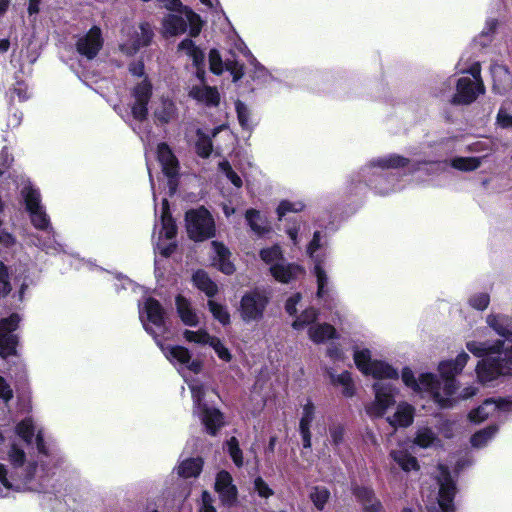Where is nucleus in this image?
<instances>
[{
	"instance_id": "obj_1",
	"label": "nucleus",
	"mask_w": 512,
	"mask_h": 512,
	"mask_svg": "<svg viewBox=\"0 0 512 512\" xmlns=\"http://www.w3.org/2000/svg\"><path fill=\"white\" fill-rule=\"evenodd\" d=\"M14 432L27 445L34 444L36 453L27 456L19 444L10 441L12 430L0 428V445L6 446V460L10 466L8 469L0 463V498L9 496L11 492H41L63 461L60 449L45 439L42 427L32 416L19 421Z\"/></svg>"
},
{
	"instance_id": "obj_2",
	"label": "nucleus",
	"mask_w": 512,
	"mask_h": 512,
	"mask_svg": "<svg viewBox=\"0 0 512 512\" xmlns=\"http://www.w3.org/2000/svg\"><path fill=\"white\" fill-rule=\"evenodd\" d=\"M139 318L144 329L153 336L165 357L174 366H178V371L182 374L192 394L194 415L199 417L211 435H215L216 431L223 425L222 413L203 401L204 386L198 380H188L184 374L185 369L195 374L199 373L202 369V362L191 360L190 351L183 346H164L161 343L159 337L167 332V327L165 311L157 300L149 297L139 303Z\"/></svg>"
},
{
	"instance_id": "obj_3",
	"label": "nucleus",
	"mask_w": 512,
	"mask_h": 512,
	"mask_svg": "<svg viewBox=\"0 0 512 512\" xmlns=\"http://www.w3.org/2000/svg\"><path fill=\"white\" fill-rule=\"evenodd\" d=\"M469 358L466 352L461 351L455 359L441 361L438 364L441 379L433 373H421L416 378L409 367L402 369L401 379L414 392L428 394L439 407L450 408L455 402L453 395L458 389L455 377L462 372Z\"/></svg>"
},
{
	"instance_id": "obj_4",
	"label": "nucleus",
	"mask_w": 512,
	"mask_h": 512,
	"mask_svg": "<svg viewBox=\"0 0 512 512\" xmlns=\"http://www.w3.org/2000/svg\"><path fill=\"white\" fill-rule=\"evenodd\" d=\"M425 166L427 170H438L446 165L441 162L431 163H412L409 159L400 155L390 154L383 157H378L369 161L364 165L356 176V181L364 182L367 186L374 189L380 195H386L396 191V187L391 179L387 177L386 171L388 169H396L400 167L409 166L411 172L421 170V166Z\"/></svg>"
},
{
	"instance_id": "obj_5",
	"label": "nucleus",
	"mask_w": 512,
	"mask_h": 512,
	"mask_svg": "<svg viewBox=\"0 0 512 512\" xmlns=\"http://www.w3.org/2000/svg\"><path fill=\"white\" fill-rule=\"evenodd\" d=\"M466 348L476 357L487 356L477 365L479 381L491 385L499 376L512 374V345L504 348V341L490 342L468 341Z\"/></svg>"
},
{
	"instance_id": "obj_6",
	"label": "nucleus",
	"mask_w": 512,
	"mask_h": 512,
	"mask_svg": "<svg viewBox=\"0 0 512 512\" xmlns=\"http://www.w3.org/2000/svg\"><path fill=\"white\" fill-rule=\"evenodd\" d=\"M328 237L322 231H315L308 243L306 253L314 264L313 272L317 280V297L325 303L332 300L329 278L324 270V263L329 255Z\"/></svg>"
},
{
	"instance_id": "obj_7",
	"label": "nucleus",
	"mask_w": 512,
	"mask_h": 512,
	"mask_svg": "<svg viewBox=\"0 0 512 512\" xmlns=\"http://www.w3.org/2000/svg\"><path fill=\"white\" fill-rule=\"evenodd\" d=\"M462 61L461 59L458 62L457 68L464 75L457 79L456 92L450 100L454 105H469L485 93L480 63L473 62L469 66H464Z\"/></svg>"
},
{
	"instance_id": "obj_8",
	"label": "nucleus",
	"mask_w": 512,
	"mask_h": 512,
	"mask_svg": "<svg viewBox=\"0 0 512 512\" xmlns=\"http://www.w3.org/2000/svg\"><path fill=\"white\" fill-rule=\"evenodd\" d=\"M20 196L34 228L48 227L49 216L42 204L41 193L29 179H21Z\"/></svg>"
},
{
	"instance_id": "obj_9",
	"label": "nucleus",
	"mask_w": 512,
	"mask_h": 512,
	"mask_svg": "<svg viewBox=\"0 0 512 512\" xmlns=\"http://www.w3.org/2000/svg\"><path fill=\"white\" fill-rule=\"evenodd\" d=\"M260 258L270 265L271 274L277 281L282 283H288L304 272L301 266L284 261L283 252L279 245L262 249L260 251Z\"/></svg>"
},
{
	"instance_id": "obj_10",
	"label": "nucleus",
	"mask_w": 512,
	"mask_h": 512,
	"mask_svg": "<svg viewBox=\"0 0 512 512\" xmlns=\"http://www.w3.org/2000/svg\"><path fill=\"white\" fill-rule=\"evenodd\" d=\"M353 358L356 367L366 376H372L375 379H379V381L384 379L397 380L399 378L398 370L388 362L372 360L369 349H355Z\"/></svg>"
},
{
	"instance_id": "obj_11",
	"label": "nucleus",
	"mask_w": 512,
	"mask_h": 512,
	"mask_svg": "<svg viewBox=\"0 0 512 512\" xmlns=\"http://www.w3.org/2000/svg\"><path fill=\"white\" fill-rule=\"evenodd\" d=\"M374 400L365 406L366 413L373 418L382 417L392 407L399 389L390 382L377 381L372 386Z\"/></svg>"
},
{
	"instance_id": "obj_12",
	"label": "nucleus",
	"mask_w": 512,
	"mask_h": 512,
	"mask_svg": "<svg viewBox=\"0 0 512 512\" xmlns=\"http://www.w3.org/2000/svg\"><path fill=\"white\" fill-rule=\"evenodd\" d=\"M186 227L190 238L195 241H203L215 234L214 220L204 207L186 213Z\"/></svg>"
},
{
	"instance_id": "obj_13",
	"label": "nucleus",
	"mask_w": 512,
	"mask_h": 512,
	"mask_svg": "<svg viewBox=\"0 0 512 512\" xmlns=\"http://www.w3.org/2000/svg\"><path fill=\"white\" fill-rule=\"evenodd\" d=\"M269 296L264 290L255 289L245 293L240 301V315L244 322L259 321L264 315Z\"/></svg>"
},
{
	"instance_id": "obj_14",
	"label": "nucleus",
	"mask_w": 512,
	"mask_h": 512,
	"mask_svg": "<svg viewBox=\"0 0 512 512\" xmlns=\"http://www.w3.org/2000/svg\"><path fill=\"white\" fill-rule=\"evenodd\" d=\"M130 109L135 120L143 121L148 115V104L152 96V83L148 77L133 82L130 87Z\"/></svg>"
},
{
	"instance_id": "obj_15",
	"label": "nucleus",
	"mask_w": 512,
	"mask_h": 512,
	"mask_svg": "<svg viewBox=\"0 0 512 512\" xmlns=\"http://www.w3.org/2000/svg\"><path fill=\"white\" fill-rule=\"evenodd\" d=\"M161 230L159 232V238L156 242V250L164 257H168L175 249V244L172 242L176 235V225L169 211L168 200L164 198L162 200L161 209Z\"/></svg>"
},
{
	"instance_id": "obj_16",
	"label": "nucleus",
	"mask_w": 512,
	"mask_h": 512,
	"mask_svg": "<svg viewBox=\"0 0 512 512\" xmlns=\"http://www.w3.org/2000/svg\"><path fill=\"white\" fill-rule=\"evenodd\" d=\"M127 39L120 45V49L127 55H134L141 48L148 46L154 36L152 27L148 23H141L136 27H127L123 29Z\"/></svg>"
},
{
	"instance_id": "obj_17",
	"label": "nucleus",
	"mask_w": 512,
	"mask_h": 512,
	"mask_svg": "<svg viewBox=\"0 0 512 512\" xmlns=\"http://www.w3.org/2000/svg\"><path fill=\"white\" fill-rule=\"evenodd\" d=\"M20 322L17 314H12L8 318L0 320V356L7 358L16 355L17 336L13 333Z\"/></svg>"
},
{
	"instance_id": "obj_18",
	"label": "nucleus",
	"mask_w": 512,
	"mask_h": 512,
	"mask_svg": "<svg viewBox=\"0 0 512 512\" xmlns=\"http://www.w3.org/2000/svg\"><path fill=\"white\" fill-rule=\"evenodd\" d=\"M39 232L29 233L27 243L35 246L48 255H56L63 251L62 245L56 239V233L49 221V226L36 228Z\"/></svg>"
},
{
	"instance_id": "obj_19",
	"label": "nucleus",
	"mask_w": 512,
	"mask_h": 512,
	"mask_svg": "<svg viewBox=\"0 0 512 512\" xmlns=\"http://www.w3.org/2000/svg\"><path fill=\"white\" fill-rule=\"evenodd\" d=\"M437 482L439 485L438 503L443 512H453V499L456 487L450 472L444 465L438 466Z\"/></svg>"
},
{
	"instance_id": "obj_20",
	"label": "nucleus",
	"mask_w": 512,
	"mask_h": 512,
	"mask_svg": "<svg viewBox=\"0 0 512 512\" xmlns=\"http://www.w3.org/2000/svg\"><path fill=\"white\" fill-rule=\"evenodd\" d=\"M512 411V396L499 399L485 400L479 407L469 413V419L472 422L480 423L489 417L499 416L501 412Z\"/></svg>"
},
{
	"instance_id": "obj_21",
	"label": "nucleus",
	"mask_w": 512,
	"mask_h": 512,
	"mask_svg": "<svg viewBox=\"0 0 512 512\" xmlns=\"http://www.w3.org/2000/svg\"><path fill=\"white\" fill-rule=\"evenodd\" d=\"M158 160L162 166V171L167 177L169 194L173 195L177 189L178 161L171 149L165 143H160L157 147Z\"/></svg>"
},
{
	"instance_id": "obj_22",
	"label": "nucleus",
	"mask_w": 512,
	"mask_h": 512,
	"mask_svg": "<svg viewBox=\"0 0 512 512\" xmlns=\"http://www.w3.org/2000/svg\"><path fill=\"white\" fill-rule=\"evenodd\" d=\"M102 46V31L98 26H93L86 34L80 36L76 42L78 53L87 59L95 58Z\"/></svg>"
},
{
	"instance_id": "obj_23",
	"label": "nucleus",
	"mask_w": 512,
	"mask_h": 512,
	"mask_svg": "<svg viewBox=\"0 0 512 512\" xmlns=\"http://www.w3.org/2000/svg\"><path fill=\"white\" fill-rule=\"evenodd\" d=\"M215 489L224 505L233 506L237 502V488L229 472L223 470L217 474Z\"/></svg>"
},
{
	"instance_id": "obj_24",
	"label": "nucleus",
	"mask_w": 512,
	"mask_h": 512,
	"mask_svg": "<svg viewBox=\"0 0 512 512\" xmlns=\"http://www.w3.org/2000/svg\"><path fill=\"white\" fill-rule=\"evenodd\" d=\"M188 95L197 103L207 107H217L220 103V93L218 89L205 83L191 86Z\"/></svg>"
},
{
	"instance_id": "obj_25",
	"label": "nucleus",
	"mask_w": 512,
	"mask_h": 512,
	"mask_svg": "<svg viewBox=\"0 0 512 512\" xmlns=\"http://www.w3.org/2000/svg\"><path fill=\"white\" fill-rule=\"evenodd\" d=\"M209 65L210 70L216 75H220L224 68L232 75L233 82H237L243 76V67L236 61L222 62L220 53L216 49H212L209 52Z\"/></svg>"
},
{
	"instance_id": "obj_26",
	"label": "nucleus",
	"mask_w": 512,
	"mask_h": 512,
	"mask_svg": "<svg viewBox=\"0 0 512 512\" xmlns=\"http://www.w3.org/2000/svg\"><path fill=\"white\" fill-rule=\"evenodd\" d=\"M153 115L157 122L167 124L177 118L178 109L171 98L162 96L154 103Z\"/></svg>"
},
{
	"instance_id": "obj_27",
	"label": "nucleus",
	"mask_w": 512,
	"mask_h": 512,
	"mask_svg": "<svg viewBox=\"0 0 512 512\" xmlns=\"http://www.w3.org/2000/svg\"><path fill=\"white\" fill-rule=\"evenodd\" d=\"M493 78V90L500 94L505 95L512 90V75L507 67L501 64H493L490 68Z\"/></svg>"
},
{
	"instance_id": "obj_28",
	"label": "nucleus",
	"mask_w": 512,
	"mask_h": 512,
	"mask_svg": "<svg viewBox=\"0 0 512 512\" xmlns=\"http://www.w3.org/2000/svg\"><path fill=\"white\" fill-rule=\"evenodd\" d=\"M213 251V265L221 272L231 275L235 271L234 264L230 261V251L217 241L211 242Z\"/></svg>"
},
{
	"instance_id": "obj_29",
	"label": "nucleus",
	"mask_w": 512,
	"mask_h": 512,
	"mask_svg": "<svg viewBox=\"0 0 512 512\" xmlns=\"http://www.w3.org/2000/svg\"><path fill=\"white\" fill-rule=\"evenodd\" d=\"M175 305L177 314L184 325L196 327L199 324V316L187 298L178 295L175 299Z\"/></svg>"
},
{
	"instance_id": "obj_30",
	"label": "nucleus",
	"mask_w": 512,
	"mask_h": 512,
	"mask_svg": "<svg viewBox=\"0 0 512 512\" xmlns=\"http://www.w3.org/2000/svg\"><path fill=\"white\" fill-rule=\"evenodd\" d=\"M415 408L407 403L400 402L397 405L395 413L387 418L388 423L392 427H408L413 423Z\"/></svg>"
},
{
	"instance_id": "obj_31",
	"label": "nucleus",
	"mask_w": 512,
	"mask_h": 512,
	"mask_svg": "<svg viewBox=\"0 0 512 512\" xmlns=\"http://www.w3.org/2000/svg\"><path fill=\"white\" fill-rule=\"evenodd\" d=\"M33 283L30 276V269L25 264H20L15 267L13 272V284L18 287V291L13 294V297L17 296L18 301L22 302L24 299L25 290Z\"/></svg>"
},
{
	"instance_id": "obj_32",
	"label": "nucleus",
	"mask_w": 512,
	"mask_h": 512,
	"mask_svg": "<svg viewBox=\"0 0 512 512\" xmlns=\"http://www.w3.org/2000/svg\"><path fill=\"white\" fill-rule=\"evenodd\" d=\"M308 336L311 341L320 344L337 338V331L334 326L327 323L314 324L308 328Z\"/></svg>"
},
{
	"instance_id": "obj_33",
	"label": "nucleus",
	"mask_w": 512,
	"mask_h": 512,
	"mask_svg": "<svg viewBox=\"0 0 512 512\" xmlns=\"http://www.w3.org/2000/svg\"><path fill=\"white\" fill-rule=\"evenodd\" d=\"M390 457L405 472L418 471L420 466L416 457L405 449H393Z\"/></svg>"
},
{
	"instance_id": "obj_34",
	"label": "nucleus",
	"mask_w": 512,
	"mask_h": 512,
	"mask_svg": "<svg viewBox=\"0 0 512 512\" xmlns=\"http://www.w3.org/2000/svg\"><path fill=\"white\" fill-rule=\"evenodd\" d=\"M487 324L501 337L509 340L512 337V318L505 315H489Z\"/></svg>"
},
{
	"instance_id": "obj_35",
	"label": "nucleus",
	"mask_w": 512,
	"mask_h": 512,
	"mask_svg": "<svg viewBox=\"0 0 512 512\" xmlns=\"http://www.w3.org/2000/svg\"><path fill=\"white\" fill-rule=\"evenodd\" d=\"M356 498L362 503L366 512H381L382 504L375 497L374 492L367 487H357L354 490Z\"/></svg>"
},
{
	"instance_id": "obj_36",
	"label": "nucleus",
	"mask_w": 512,
	"mask_h": 512,
	"mask_svg": "<svg viewBox=\"0 0 512 512\" xmlns=\"http://www.w3.org/2000/svg\"><path fill=\"white\" fill-rule=\"evenodd\" d=\"M414 444L426 449L440 446L441 440L431 427L420 426L415 433Z\"/></svg>"
},
{
	"instance_id": "obj_37",
	"label": "nucleus",
	"mask_w": 512,
	"mask_h": 512,
	"mask_svg": "<svg viewBox=\"0 0 512 512\" xmlns=\"http://www.w3.org/2000/svg\"><path fill=\"white\" fill-rule=\"evenodd\" d=\"M330 381L334 386L342 387V394L345 397H352L355 394V386L351 373L344 371L340 374H335L329 371Z\"/></svg>"
},
{
	"instance_id": "obj_38",
	"label": "nucleus",
	"mask_w": 512,
	"mask_h": 512,
	"mask_svg": "<svg viewBox=\"0 0 512 512\" xmlns=\"http://www.w3.org/2000/svg\"><path fill=\"white\" fill-rule=\"evenodd\" d=\"M166 34L176 36L186 31V15L168 14L163 19Z\"/></svg>"
},
{
	"instance_id": "obj_39",
	"label": "nucleus",
	"mask_w": 512,
	"mask_h": 512,
	"mask_svg": "<svg viewBox=\"0 0 512 512\" xmlns=\"http://www.w3.org/2000/svg\"><path fill=\"white\" fill-rule=\"evenodd\" d=\"M485 156L478 157H455L451 159L450 166L462 172L477 170L483 163Z\"/></svg>"
},
{
	"instance_id": "obj_40",
	"label": "nucleus",
	"mask_w": 512,
	"mask_h": 512,
	"mask_svg": "<svg viewBox=\"0 0 512 512\" xmlns=\"http://www.w3.org/2000/svg\"><path fill=\"white\" fill-rule=\"evenodd\" d=\"M193 282L195 286L207 296L212 297L217 293V285L209 278L206 272L198 270L194 273Z\"/></svg>"
},
{
	"instance_id": "obj_41",
	"label": "nucleus",
	"mask_w": 512,
	"mask_h": 512,
	"mask_svg": "<svg viewBox=\"0 0 512 512\" xmlns=\"http://www.w3.org/2000/svg\"><path fill=\"white\" fill-rule=\"evenodd\" d=\"M498 427L496 425L488 426L471 437V445L474 448L480 449L485 447L497 434Z\"/></svg>"
},
{
	"instance_id": "obj_42",
	"label": "nucleus",
	"mask_w": 512,
	"mask_h": 512,
	"mask_svg": "<svg viewBox=\"0 0 512 512\" xmlns=\"http://www.w3.org/2000/svg\"><path fill=\"white\" fill-rule=\"evenodd\" d=\"M203 462L200 458L187 459L178 466V474L185 478L196 477L202 470Z\"/></svg>"
},
{
	"instance_id": "obj_43",
	"label": "nucleus",
	"mask_w": 512,
	"mask_h": 512,
	"mask_svg": "<svg viewBox=\"0 0 512 512\" xmlns=\"http://www.w3.org/2000/svg\"><path fill=\"white\" fill-rule=\"evenodd\" d=\"M178 49L184 51L189 57H191L195 66L200 65L204 60V53L191 39L182 40L178 45Z\"/></svg>"
},
{
	"instance_id": "obj_44",
	"label": "nucleus",
	"mask_w": 512,
	"mask_h": 512,
	"mask_svg": "<svg viewBox=\"0 0 512 512\" xmlns=\"http://www.w3.org/2000/svg\"><path fill=\"white\" fill-rule=\"evenodd\" d=\"M497 20L494 18H489L485 22V26L481 33L474 39V42L478 44L480 47H486L489 45L493 39L494 32L497 27Z\"/></svg>"
},
{
	"instance_id": "obj_45",
	"label": "nucleus",
	"mask_w": 512,
	"mask_h": 512,
	"mask_svg": "<svg viewBox=\"0 0 512 512\" xmlns=\"http://www.w3.org/2000/svg\"><path fill=\"white\" fill-rule=\"evenodd\" d=\"M318 317V311L315 308L305 309L292 323V327L296 330L304 329L314 325Z\"/></svg>"
},
{
	"instance_id": "obj_46",
	"label": "nucleus",
	"mask_w": 512,
	"mask_h": 512,
	"mask_svg": "<svg viewBox=\"0 0 512 512\" xmlns=\"http://www.w3.org/2000/svg\"><path fill=\"white\" fill-rule=\"evenodd\" d=\"M245 217L249 226L255 233L261 235L268 231L266 221L261 217L257 210H247Z\"/></svg>"
},
{
	"instance_id": "obj_47",
	"label": "nucleus",
	"mask_w": 512,
	"mask_h": 512,
	"mask_svg": "<svg viewBox=\"0 0 512 512\" xmlns=\"http://www.w3.org/2000/svg\"><path fill=\"white\" fill-rule=\"evenodd\" d=\"M197 140L195 148L197 154L202 158H207L212 152V141L210 136L206 135L201 129L196 131Z\"/></svg>"
},
{
	"instance_id": "obj_48",
	"label": "nucleus",
	"mask_w": 512,
	"mask_h": 512,
	"mask_svg": "<svg viewBox=\"0 0 512 512\" xmlns=\"http://www.w3.org/2000/svg\"><path fill=\"white\" fill-rule=\"evenodd\" d=\"M183 337L189 343L209 345L214 336L210 335L206 329H198L196 331L185 330Z\"/></svg>"
},
{
	"instance_id": "obj_49",
	"label": "nucleus",
	"mask_w": 512,
	"mask_h": 512,
	"mask_svg": "<svg viewBox=\"0 0 512 512\" xmlns=\"http://www.w3.org/2000/svg\"><path fill=\"white\" fill-rule=\"evenodd\" d=\"M207 305L213 317L222 325H228L230 323V314L225 306L213 300H209Z\"/></svg>"
},
{
	"instance_id": "obj_50",
	"label": "nucleus",
	"mask_w": 512,
	"mask_h": 512,
	"mask_svg": "<svg viewBox=\"0 0 512 512\" xmlns=\"http://www.w3.org/2000/svg\"><path fill=\"white\" fill-rule=\"evenodd\" d=\"M466 151L470 153L480 154L485 158L495 151V144L491 140H477L466 147Z\"/></svg>"
},
{
	"instance_id": "obj_51",
	"label": "nucleus",
	"mask_w": 512,
	"mask_h": 512,
	"mask_svg": "<svg viewBox=\"0 0 512 512\" xmlns=\"http://www.w3.org/2000/svg\"><path fill=\"white\" fill-rule=\"evenodd\" d=\"M329 497L330 492L325 487L317 486L310 492V499L318 510H322L325 507Z\"/></svg>"
},
{
	"instance_id": "obj_52",
	"label": "nucleus",
	"mask_w": 512,
	"mask_h": 512,
	"mask_svg": "<svg viewBox=\"0 0 512 512\" xmlns=\"http://www.w3.org/2000/svg\"><path fill=\"white\" fill-rule=\"evenodd\" d=\"M305 207V204L302 201H289L283 200L279 203L277 208V215L279 220H281L287 213L293 212H301Z\"/></svg>"
},
{
	"instance_id": "obj_53",
	"label": "nucleus",
	"mask_w": 512,
	"mask_h": 512,
	"mask_svg": "<svg viewBox=\"0 0 512 512\" xmlns=\"http://www.w3.org/2000/svg\"><path fill=\"white\" fill-rule=\"evenodd\" d=\"M227 451L237 467L243 465V454L235 437L230 438L227 443Z\"/></svg>"
},
{
	"instance_id": "obj_54",
	"label": "nucleus",
	"mask_w": 512,
	"mask_h": 512,
	"mask_svg": "<svg viewBox=\"0 0 512 512\" xmlns=\"http://www.w3.org/2000/svg\"><path fill=\"white\" fill-rule=\"evenodd\" d=\"M186 15V26L189 25V34L191 37H196L199 35L202 22L200 17L190 10H185Z\"/></svg>"
},
{
	"instance_id": "obj_55",
	"label": "nucleus",
	"mask_w": 512,
	"mask_h": 512,
	"mask_svg": "<svg viewBox=\"0 0 512 512\" xmlns=\"http://www.w3.org/2000/svg\"><path fill=\"white\" fill-rule=\"evenodd\" d=\"M210 347L213 348L219 359L230 362L232 359V354L230 353L229 349L225 346V344L218 338L213 337L211 340V343L209 344Z\"/></svg>"
},
{
	"instance_id": "obj_56",
	"label": "nucleus",
	"mask_w": 512,
	"mask_h": 512,
	"mask_svg": "<svg viewBox=\"0 0 512 512\" xmlns=\"http://www.w3.org/2000/svg\"><path fill=\"white\" fill-rule=\"evenodd\" d=\"M235 109L237 112V117H238L240 125L245 129H250L251 124H250V118H249V110H248L247 106L241 101H236Z\"/></svg>"
},
{
	"instance_id": "obj_57",
	"label": "nucleus",
	"mask_w": 512,
	"mask_h": 512,
	"mask_svg": "<svg viewBox=\"0 0 512 512\" xmlns=\"http://www.w3.org/2000/svg\"><path fill=\"white\" fill-rule=\"evenodd\" d=\"M315 407L311 402H308L303 406L302 417L300 420V429H309L314 419Z\"/></svg>"
},
{
	"instance_id": "obj_58",
	"label": "nucleus",
	"mask_w": 512,
	"mask_h": 512,
	"mask_svg": "<svg viewBox=\"0 0 512 512\" xmlns=\"http://www.w3.org/2000/svg\"><path fill=\"white\" fill-rule=\"evenodd\" d=\"M490 302V297L487 293L480 292L472 295L469 299V304L471 307L477 310H484L487 308Z\"/></svg>"
},
{
	"instance_id": "obj_59",
	"label": "nucleus",
	"mask_w": 512,
	"mask_h": 512,
	"mask_svg": "<svg viewBox=\"0 0 512 512\" xmlns=\"http://www.w3.org/2000/svg\"><path fill=\"white\" fill-rule=\"evenodd\" d=\"M219 168L235 187L240 188L242 186L241 178L238 176V174L236 172H234L232 170L229 162H227V161L220 162Z\"/></svg>"
},
{
	"instance_id": "obj_60",
	"label": "nucleus",
	"mask_w": 512,
	"mask_h": 512,
	"mask_svg": "<svg viewBox=\"0 0 512 512\" xmlns=\"http://www.w3.org/2000/svg\"><path fill=\"white\" fill-rule=\"evenodd\" d=\"M12 287L10 282L8 281V272L7 268L4 266L3 262L0 260V298L5 297L9 294Z\"/></svg>"
},
{
	"instance_id": "obj_61",
	"label": "nucleus",
	"mask_w": 512,
	"mask_h": 512,
	"mask_svg": "<svg viewBox=\"0 0 512 512\" xmlns=\"http://www.w3.org/2000/svg\"><path fill=\"white\" fill-rule=\"evenodd\" d=\"M12 398V388L8 382L2 376H0V406L2 404L6 406Z\"/></svg>"
},
{
	"instance_id": "obj_62",
	"label": "nucleus",
	"mask_w": 512,
	"mask_h": 512,
	"mask_svg": "<svg viewBox=\"0 0 512 512\" xmlns=\"http://www.w3.org/2000/svg\"><path fill=\"white\" fill-rule=\"evenodd\" d=\"M254 490L262 498H269L271 495H273V490L261 477H257L254 480Z\"/></svg>"
},
{
	"instance_id": "obj_63",
	"label": "nucleus",
	"mask_w": 512,
	"mask_h": 512,
	"mask_svg": "<svg viewBox=\"0 0 512 512\" xmlns=\"http://www.w3.org/2000/svg\"><path fill=\"white\" fill-rule=\"evenodd\" d=\"M250 64L253 66V78L261 79L264 82L268 79L269 73L253 56L250 57Z\"/></svg>"
},
{
	"instance_id": "obj_64",
	"label": "nucleus",
	"mask_w": 512,
	"mask_h": 512,
	"mask_svg": "<svg viewBox=\"0 0 512 512\" xmlns=\"http://www.w3.org/2000/svg\"><path fill=\"white\" fill-rule=\"evenodd\" d=\"M129 72L135 78L134 82L140 81L144 77H148L145 74V67L142 61L131 63L129 65Z\"/></svg>"
}]
</instances>
